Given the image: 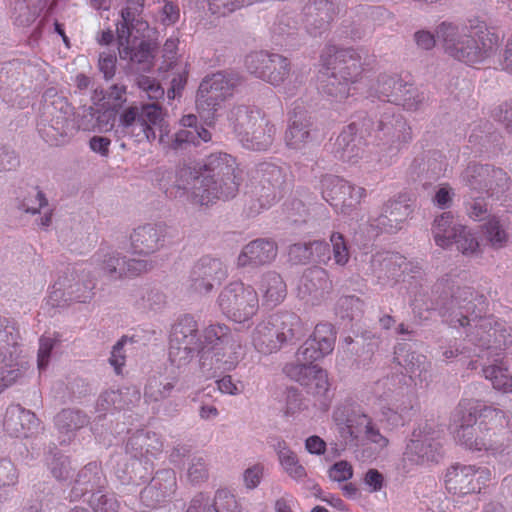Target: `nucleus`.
Masks as SVG:
<instances>
[{
	"instance_id": "1",
	"label": "nucleus",
	"mask_w": 512,
	"mask_h": 512,
	"mask_svg": "<svg viewBox=\"0 0 512 512\" xmlns=\"http://www.w3.org/2000/svg\"><path fill=\"white\" fill-rule=\"evenodd\" d=\"M461 273L453 269L440 277L432 286V307L438 310L452 328H467L466 340L480 351L491 354V317L487 312L486 297L462 283Z\"/></svg>"
},
{
	"instance_id": "2",
	"label": "nucleus",
	"mask_w": 512,
	"mask_h": 512,
	"mask_svg": "<svg viewBox=\"0 0 512 512\" xmlns=\"http://www.w3.org/2000/svg\"><path fill=\"white\" fill-rule=\"evenodd\" d=\"M469 28L470 34H467L457 24L444 21L437 26L435 32L438 42L449 57L474 65L484 62L494 53L500 38L479 20H470Z\"/></svg>"
},
{
	"instance_id": "3",
	"label": "nucleus",
	"mask_w": 512,
	"mask_h": 512,
	"mask_svg": "<svg viewBox=\"0 0 512 512\" xmlns=\"http://www.w3.org/2000/svg\"><path fill=\"white\" fill-rule=\"evenodd\" d=\"M121 18L116 28L119 58L137 65V71H149L158 47L151 36L154 31L131 7L121 10Z\"/></svg>"
},
{
	"instance_id": "4",
	"label": "nucleus",
	"mask_w": 512,
	"mask_h": 512,
	"mask_svg": "<svg viewBox=\"0 0 512 512\" xmlns=\"http://www.w3.org/2000/svg\"><path fill=\"white\" fill-rule=\"evenodd\" d=\"M323 60L330 73L322 81V91L328 96L342 100L350 95V86L362 74V57L353 48L330 46L323 54Z\"/></svg>"
},
{
	"instance_id": "5",
	"label": "nucleus",
	"mask_w": 512,
	"mask_h": 512,
	"mask_svg": "<svg viewBox=\"0 0 512 512\" xmlns=\"http://www.w3.org/2000/svg\"><path fill=\"white\" fill-rule=\"evenodd\" d=\"M461 416L459 426L454 432L456 442L471 451H486L492 454L502 453L510 443L509 431L488 426L485 421L477 420L475 409L459 408Z\"/></svg>"
},
{
	"instance_id": "6",
	"label": "nucleus",
	"mask_w": 512,
	"mask_h": 512,
	"mask_svg": "<svg viewBox=\"0 0 512 512\" xmlns=\"http://www.w3.org/2000/svg\"><path fill=\"white\" fill-rule=\"evenodd\" d=\"M230 120L243 147L254 151H265L271 147L276 127L259 109L244 105L234 107Z\"/></svg>"
},
{
	"instance_id": "7",
	"label": "nucleus",
	"mask_w": 512,
	"mask_h": 512,
	"mask_svg": "<svg viewBox=\"0 0 512 512\" xmlns=\"http://www.w3.org/2000/svg\"><path fill=\"white\" fill-rule=\"evenodd\" d=\"M47 118L38 124L39 133L50 145H60L72 134L73 108L67 99L59 95L55 88L47 89L43 94Z\"/></svg>"
},
{
	"instance_id": "8",
	"label": "nucleus",
	"mask_w": 512,
	"mask_h": 512,
	"mask_svg": "<svg viewBox=\"0 0 512 512\" xmlns=\"http://www.w3.org/2000/svg\"><path fill=\"white\" fill-rule=\"evenodd\" d=\"M94 287L88 272L67 267L53 284L48 303L52 307H62L72 302L86 303L92 299Z\"/></svg>"
},
{
	"instance_id": "9",
	"label": "nucleus",
	"mask_w": 512,
	"mask_h": 512,
	"mask_svg": "<svg viewBox=\"0 0 512 512\" xmlns=\"http://www.w3.org/2000/svg\"><path fill=\"white\" fill-rule=\"evenodd\" d=\"M240 83L241 78L235 73L217 72L205 77L197 91L198 112L207 119L213 117L221 104L233 95Z\"/></svg>"
},
{
	"instance_id": "10",
	"label": "nucleus",
	"mask_w": 512,
	"mask_h": 512,
	"mask_svg": "<svg viewBox=\"0 0 512 512\" xmlns=\"http://www.w3.org/2000/svg\"><path fill=\"white\" fill-rule=\"evenodd\" d=\"M227 330L226 326H210L205 330L206 357L215 366V372L233 370L244 355L240 341Z\"/></svg>"
},
{
	"instance_id": "11",
	"label": "nucleus",
	"mask_w": 512,
	"mask_h": 512,
	"mask_svg": "<svg viewBox=\"0 0 512 512\" xmlns=\"http://www.w3.org/2000/svg\"><path fill=\"white\" fill-rule=\"evenodd\" d=\"M461 182L472 192L499 199L509 190L511 179L502 168L470 162L460 175Z\"/></svg>"
},
{
	"instance_id": "12",
	"label": "nucleus",
	"mask_w": 512,
	"mask_h": 512,
	"mask_svg": "<svg viewBox=\"0 0 512 512\" xmlns=\"http://www.w3.org/2000/svg\"><path fill=\"white\" fill-rule=\"evenodd\" d=\"M217 302L223 314L237 323L250 320L259 308L257 292L252 287L238 282L224 287Z\"/></svg>"
},
{
	"instance_id": "13",
	"label": "nucleus",
	"mask_w": 512,
	"mask_h": 512,
	"mask_svg": "<svg viewBox=\"0 0 512 512\" xmlns=\"http://www.w3.org/2000/svg\"><path fill=\"white\" fill-rule=\"evenodd\" d=\"M199 185H194L191 202L194 205L209 207L217 201L234 198L239 190L240 178L236 175L226 177H197Z\"/></svg>"
},
{
	"instance_id": "14",
	"label": "nucleus",
	"mask_w": 512,
	"mask_h": 512,
	"mask_svg": "<svg viewBox=\"0 0 512 512\" xmlns=\"http://www.w3.org/2000/svg\"><path fill=\"white\" fill-rule=\"evenodd\" d=\"M491 480V472L486 467L455 464L447 469L445 486L452 495L466 496L477 494Z\"/></svg>"
},
{
	"instance_id": "15",
	"label": "nucleus",
	"mask_w": 512,
	"mask_h": 512,
	"mask_svg": "<svg viewBox=\"0 0 512 512\" xmlns=\"http://www.w3.org/2000/svg\"><path fill=\"white\" fill-rule=\"evenodd\" d=\"M245 65L250 73L274 86L282 84L290 71V62L286 57L265 51L247 55Z\"/></svg>"
},
{
	"instance_id": "16",
	"label": "nucleus",
	"mask_w": 512,
	"mask_h": 512,
	"mask_svg": "<svg viewBox=\"0 0 512 512\" xmlns=\"http://www.w3.org/2000/svg\"><path fill=\"white\" fill-rule=\"evenodd\" d=\"M364 193V188L356 187L337 176L326 175L322 179L323 198L343 214H350L360 204Z\"/></svg>"
},
{
	"instance_id": "17",
	"label": "nucleus",
	"mask_w": 512,
	"mask_h": 512,
	"mask_svg": "<svg viewBox=\"0 0 512 512\" xmlns=\"http://www.w3.org/2000/svg\"><path fill=\"white\" fill-rule=\"evenodd\" d=\"M173 238L174 229L165 222L146 223L131 233V249L134 254L148 256L163 249Z\"/></svg>"
},
{
	"instance_id": "18",
	"label": "nucleus",
	"mask_w": 512,
	"mask_h": 512,
	"mask_svg": "<svg viewBox=\"0 0 512 512\" xmlns=\"http://www.w3.org/2000/svg\"><path fill=\"white\" fill-rule=\"evenodd\" d=\"M226 277V267L219 259L203 256L191 268L188 288L196 294L205 295Z\"/></svg>"
},
{
	"instance_id": "19",
	"label": "nucleus",
	"mask_w": 512,
	"mask_h": 512,
	"mask_svg": "<svg viewBox=\"0 0 512 512\" xmlns=\"http://www.w3.org/2000/svg\"><path fill=\"white\" fill-rule=\"evenodd\" d=\"M376 93L384 101L402 106L406 110H416L423 100L416 87L396 76H379Z\"/></svg>"
},
{
	"instance_id": "20",
	"label": "nucleus",
	"mask_w": 512,
	"mask_h": 512,
	"mask_svg": "<svg viewBox=\"0 0 512 512\" xmlns=\"http://www.w3.org/2000/svg\"><path fill=\"white\" fill-rule=\"evenodd\" d=\"M407 458L418 465L437 463L443 457L439 432L430 427H423L413 433L406 447Z\"/></svg>"
},
{
	"instance_id": "21",
	"label": "nucleus",
	"mask_w": 512,
	"mask_h": 512,
	"mask_svg": "<svg viewBox=\"0 0 512 512\" xmlns=\"http://www.w3.org/2000/svg\"><path fill=\"white\" fill-rule=\"evenodd\" d=\"M256 194L262 199L261 206L280 198L288 186L286 170L274 163L264 162L257 167Z\"/></svg>"
},
{
	"instance_id": "22",
	"label": "nucleus",
	"mask_w": 512,
	"mask_h": 512,
	"mask_svg": "<svg viewBox=\"0 0 512 512\" xmlns=\"http://www.w3.org/2000/svg\"><path fill=\"white\" fill-rule=\"evenodd\" d=\"M303 13L307 32L316 37L330 29L340 13V4L337 0H307Z\"/></svg>"
},
{
	"instance_id": "23",
	"label": "nucleus",
	"mask_w": 512,
	"mask_h": 512,
	"mask_svg": "<svg viewBox=\"0 0 512 512\" xmlns=\"http://www.w3.org/2000/svg\"><path fill=\"white\" fill-rule=\"evenodd\" d=\"M333 284L325 269L319 266L307 268L298 284V296L311 305L325 301L332 292Z\"/></svg>"
},
{
	"instance_id": "24",
	"label": "nucleus",
	"mask_w": 512,
	"mask_h": 512,
	"mask_svg": "<svg viewBox=\"0 0 512 512\" xmlns=\"http://www.w3.org/2000/svg\"><path fill=\"white\" fill-rule=\"evenodd\" d=\"M376 137L388 146L391 153H397L412 139L411 128L400 115H384L378 122Z\"/></svg>"
},
{
	"instance_id": "25",
	"label": "nucleus",
	"mask_w": 512,
	"mask_h": 512,
	"mask_svg": "<svg viewBox=\"0 0 512 512\" xmlns=\"http://www.w3.org/2000/svg\"><path fill=\"white\" fill-rule=\"evenodd\" d=\"M284 373L305 387L309 394L322 397L329 390L327 372L317 365H285Z\"/></svg>"
},
{
	"instance_id": "26",
	"label": "nucleus",
	"mask_w": 512,
	"mask_h": 512,
	"mask_svg": "<svg viewBox=\"0 0 512 512\" xmlns=\"http://www.w3.org/2000/svg\"><path fill=\"white\" fill-rule=\"evenodd\" d=\"M394 362L403 368L414 385L428 383L430 379V362L426 356L409 351L405 343H399L394 349Z\"/></svg>"
},
{
	"instance_id": "27",
	"label": "nucleus",
	"mask_w": 512,
	"mask_h": 512,
	"mask_svg": "<svg viewBox=\"0 0 512 512\" xmlns=\"http://www.w3.org/2000/svg\"><path fill=\"white\" fill-rule=\"evenodd\" d=\"M313 121L311 116L301 109L295 107L291 112L288 127L285 132V143L290 149L301 150L312 142Z\"/></svg>"
},
{
	"instance_id": "28",
	"label": "nucleus",
	"mask_w": 512,
	"mask_h": 512,
	"mask_svg": "<svg viewBox=\"0 0 512 512\" xmlns=\"http://www.w3.org/2000/svg\"><path fill=\"white\" fill-rule=\"evenodd\" d=\"M412 213L411 205L402 200L386 202L378 216L370 219L371 226L388 233H394L402 228V224Z\"/></svg>"
},
{
	"instance_id": "29",
	"label": "nucleus",
	"mask_w": 512,
	"mask_h": 512,
	"mask_svg": "<svg viewBox=\"0 0 512 512\" xmlns=\"http://www.w3.org/2000/svg\"><path fill=\"white\" fill-rule=\"evenodd\" d=\"M176 491V475L171 469L158 471L150 484L140 493L142 502L147 507H155Z\"/></svg>"
},
{
	"instance_id": "30",
	"label": "nucleus",
	"mask_w": 512,
	"mask_h": 512,
	"mask_svg": "<svg viewBox=\"0 0 512 512\" xmlns=\"http://www.w3.org/2000/svg\"><path fill=\"white\" fill-rule=\"evenodd\" d=\"M187 512H241L235 496L227 489L216 491L214 499L200 492L190 501Z\"/></svg>"
},
{
	"instance_id": "31",
	"label": "nucleus",
	"mask_w": 512,
	"mask_h": 512,
	"mask_svg": "<svg viewBox=\"0 0 512 512\" xmlns=\"http://www.w3.org/2000/svg\"><path fill=\"white\" fill-rule=\"evenodd\" d=\"M277 256V245L269 239L259 238L246 244L238 258L239 267H259L270 264Z\"/></svg>"
},
{
	"instance_id": "32",
	"label": "nucleus",
	"mask_w": 512,
	"mask_h": 512,
	"mask_svg": "<svg viewBox=\"0 0 512 512\" xmlns=\"http://www.w3.org/2000/svg\"><path fill=\"white\" fill-rule=\"evenodd\" d=\"M333 420L338 426H344L356 440L362 438L374 423L367 414L351 405L338 406L333 412Z\"/></svg>"
},
{
	"instance_id": "33",
	"label": "nucleus",
	"mask_w": 512,
	"mask_h": 512,
	"mask_svg": "<svg viewBox=\"0 0 512 512\" xmlns=\"http://www.w3.org/2000/svg\"><path fill=\"white\" fill-rule=\"evenodd\" d=\"M38 426L36 415L20 405L10 406L5 414L4 429L14 437H28Z\"/></svg>"
},
{
	"instance_id": "34",
	"label": "nucleus",
	"mask_w": 512,
	"mask_h": 512,
	"mask_svg": "<svg viewBox=\"0 0 512 512\" xmlns=\"http://www.w3.org/2000/svg\"><path fill=\"white\" fill-rule=\"evenodd\" d=\"M360 143L361 139L357 137L356 124L351 123L337 136L333 145V153L335 157L344 162L355 163L362 154Z\"/></svg>"
},
{
	"instance_id": "35",
	"label": "nucleus",
	"mask_w": 512,
	"mask_h": 512,
	"mask_svg": "<svg viewBox=\"0 0 512 512\" xmlns=\"http://www.w3.org/2000/svg\"><path fill=\"white\" fill-rule=\"evenodd\" d=\"M162 442L154 432L137 431L128 440L126 450L136 459L155 457L162 451Z\"/></svg>"
},
{
	"instance_id": "36",
	"label": "nucleus",
	"mask_w": 512,
	"mask_h": 512,
	"mask_svg": "<svg viewBox=\"0 0 512 512\" xmlns=\"http://www.w3.org/2000/svg\"><path fill=\"white\" fill-rule=\"evenodd\" d=\"M277 331L270 316L260 321L252 333L254 347L263 354H270L279 350L283 342Z\"/></svg>"
},
{
	"instance_id": "37",
	"label": "nucleus",
	"mask_w": 512,
	"mask_h": 512,
	"mask_svg": "<svg viewBox=\"0 0 512 512\" xmlns=\"http://www.w3.org/2000/svg\"><path fill=\"white\" fill-rule=\"evenodd\" d=\"M141 399V393L137 387H125L123 389L104 392L98 400V407L102 410H125L136 406Z\"/></svg>"
},
{
	"instance_id": "38",
	"label": "nucleus",
	"mask_w": 512,
	"mask_h": 512,
	"mask_svg": "<svg viewBox=\"0 0 512 512\" xmlns=\"http://www.w3.org/2000/svg\"><path fill=\"white\" fill-rule=\"evenodd\" d=\"M20 333L16 323L6 317L0 316V359H16L20 355Z\"/></svg>"
},
{
	"instance_id": "39",
	"label": "nucleus",
	"mask_w": 512,
	"mask_h": 512,
	"mask_svg": "<svg viewBox=\"0 0 512 512\" xmlns=\"http://www.w3.org/2000/svg\"><path fill=\"white\" fill-rule=\"evenodd\" d=\"M170 342H174V345L206 344L205 339H200L198 324L190 315L180 317L172 326Z\"/></svg>"
},
{
	"instance_id": "40",
	"label": "nucleus",
	"mask_w": 512,
	"mask_h": 512,
	"mask_svg": "<svg viewBox=\"0 0 512 512\" xmlns=\"http://www.w3.org/2000/svg\"><path fill=\"white\" fill-rule=\"evenodd\" d=\"M117 116V109L114 107L104 110H98L92 106L84 107L81 126L84 129L92 127L99 132H108L114 128Z\"/></svg>"
},
{
	"instance_id": "41",
	"label": "nucleus",
	"mask_w": 512,
	"mask_h": 512,
	"mask_svg": "<svg viewBox=\"0 0 512 512\" xmlns=\"http://www.w3.org/2000/svg\"><path fill=\"white\" fill-rule=\"evenodd\" d=\"M461 226L454 221L450 212H443L437 216L431 229L436 245L443 249L449 248Z\"/></svg>"
},
{
	"instance_id": "42",
	"label": "nucleus",
	"mask_w": 512,
	"mask_h": 512,
	"mask_svg": "<svg viewBox=\"0 0 512 512\" xmlns=\"http://www.w3.org/2000/svg\"><path fill=\"white\" fill-rule=\"evenodd\" d=\"M236 160L227 153L210 154L203 165V173L200 177H226L236 175Z\"/></svg>"
},
{
	"instance_id": "43",
	"label": "nucleus",
	"mask_w": 512,
	"mask_h": 512,
	"mask_svg": "<svg viewBox=\"0 0 512 512\" xmlns=\"http://www.w3.org/2000/svg\"><path fill=\"white\" fill-rule=\"evenodd\" d=\"M270 317L283 344L303 334L301 319L295 313L284 311Z\"/></svg>"
},
{
	"instance_id": "44",
	"label": "nucleus",
	"mask_w": 512,
	"mask_h": 512,
	"mask_svg": "<svg viewBox=\"0 0 512 512\" xmlns=\"http://www.w3.org/2000/svg\"><path fill=\"white\" fill-rule=\"evenodd\" d=\"M144 120L141 115V107L132 105L126 107L118 114L117 134L134 137L142 135Z\"/></svg>"
},
{
	"instance_id": "45",
	"label": "nucleus",
	"mask_w": 512,
	"mask_h": 512,
	"mask_svg": "<svg viewBox=\"0 0 512 512\" xmlns=\"http://www.w3.org/2000/svg\"><path fill=\"white\" fill-rule=\"evenodd\" d=\"M205 344L196 345H174V342H170L169 346V360L172 365L177 368L184 367L190 363L195 354L200 355V360L203 366L206 365L207 351Z\"/></svg>"
},
{
	"instance_id": "46",
	"label": "nucleus",
	"mask_w": 512,
	"mask_h": 512,
	"mask_svg": "<svg viewBox=\"0 0 512 512\" xmlns=\"http://www.w3.org/2000/svg\"><path fill=\"white\" fill-rule=\"evenodd\" d=\"M176 378L152 376L148 379L144 388V400L146 403H156L169 398L175 389Z\"/></svg>"
},
{
	"instance_id": "47",
	"label": "nucleus",
	"mask_w": 512,
	"mask_h": 512,
	"mask_svg": "<svg viewBox=\"0 0 512 512\" xmlns=\"http://www.w3.org/2000/svg\"><path fill=\"white\" fill-rule=\"evenodd\" d=\"M125 256L117 251L100 252L96 263L100 272L111 280L124 278Z\"/></svg>"
},
{
	"instance_id": "48",
	"label": "nucleus",
	"mask_w": 512,
	"mask_h": 512,
	"mask_svg": "<svg viewBox=\"0 0 512 512\" xmlns=\"http://www.w3.org/2000/svg\"><path fill=\"white\" fill-rule=\"evenodd\" d=\"M260 291L265 301L274 306L286 297V284L278 273L268 271L262 276Z\"/></svg>"
},
{
	"instance_id": "49",
	"label": "nucleus",
	"mask_w": 512,
	"mask_h": 512,
	"mask_svg": "<svg viewBox=\"0 0 512 512\" xmlns=\"http://www.w3.org/2000/svg\"><path fill=\"white\" fill-rule=\"evenodd\" d=\"M0 359V393L23 377L28 369V362L24 357L16 359Z\"/></svg>"
},
{
	"instance_id": "50",
	"label": "nucleus",
	"mask_w": 512,
	"mask_h": 512,
	"mask_svg": "<svg viewBox=\"0 0 512 512\" xmlns=\"http://www.w3.org/2000/svg\"><path fill=\"white\" fill-rule=\"evenodd\" d=\"M482 373L494 389L504 393L512 391V372L502 361L483 366Z\"/></svg>"
},
{
	"instance_id": "51",
	"label": "nucleus",
	"mask_w": 512,
	"mask_h": 512,
	"mask_svg": "<svg viewBox=\"0 0 512 512\" xmlns=\"http://www.w3.org/2000/svg\"><path fill=\"white\" fill-rule=\"evenodd\" d=\"M403 264L405 259L398 253L391 252L376 254L371 260L373 273L379 277L398 275Z\"/></svg>"
},
{
	"instance_id": "52",
	"label": "nucleus",
	"mask_w": 512,
	"mask_h": 512,
	"mask_svg": "<svg viewBox=\"0 0 512 512\" xmlns=\"http://www.w3.org/2000/svg\"><path fill=\"white\" fill-rule=\"evenodd\" d=\"M482 241L493 249L504 248L509 242V234L500 220L493 216L482 226Z\"/></svg>"
},
{
	"instance_id": "53",
	"label": "nucleus",
	"mask_w": 512,
	"mask_h": 512,
	"mask_svg": "<svg viewBox=\"0 0 512 512\" xmlns=\"http://www.w3.org/2000/svg\"><path fill=\"white\" fill-rule=\"evenodd\" d=\"M103 485L104 479L100 468L96 463H89L79 472L74 489L83 495L98 491Z\"/></svg>"
},
{
	"instance_id": "54",
	"label": "nucleus",
	"mask_w": 512,
	"mask_h": 512,
	"mask_svg": "<svg viewBox=\"0 0 512 512\" xmlns=\"http://www.w3.org/2000/svg\"><path fill=\"white\" fill-rule=\"evenodd\" d=\"M88 423L87 416L79 410L64 409L55 417V425L61 432H72Z\"/></svg>"
},
{
	"instance_id": "55",
	"label": "nucleus",
	"mask_w": 512,
	"mask_h": 512,
	"mask_svg": "<svg viewBox=\"0 0 512 512\" xmlns=\"http://www.w3.org/2000/svg\"><path fill=\"white\" fill-rule=\"evenodd\" d=\"M492 329L490 330L491 354L498 355L502 350H505L512 344L511 328L504 322L494 320L492 318Z\"/></svg>"
},
{
	"instance_id": "56",
	"label": "nucleus",
	"mask_w": 512,
	"mask_h": 512,
	"mask_svg": "<svg viewBox=\"0 0 512 512\" xmlns=\"http://www.w3.org/2000/svg\"><path fill=\"white\" fill-rule=\"evenodd\" d=\"M388 409L400 416L406 415L414 408V397L412 394L405 393L403 388H399L391 393L385 394Z\"/></svg>"
},
{
	"instance_id": "57",
	"label": "nucleus",
	"mask_w": 512,
	"mask_h": 512,
	"mask_svg": "<svg viewBox=\"0 0 512 512\" xmlns=\"http://www.w3.org/2000/svg\"><path fill=\"white\" fill-rule=\"evenodd\" d=\"M328 354L330 353L324 352L322 348L317 345L315 339L308 338L298 349L296 353V362L289 363L288 365H313V362L322 359Z\"/></svg>"
},
{
	"instance_id": "58",
	"label": "nucleus",
	"mask_w": 512,
	"mask_h": 512,
	"mask_svg": "<svg viewBox=\"0 0 512 512\" xmlns=\"http://www.w3.org/2000/svg\"><path fill=\"white\" fill-rule=\"evenodd\" d=\"M47 4L48 0H18L15 6V10L19 11L17 20L20 24L34 21Z\"/></svg>"
},
{
	"instance_id": "59",
	"label": "nucleus",
	"mask_w": 512,
	"mask_h": 512,
	"mask_svg": "<svg viewBox=\"0 0 512 512\" xmlns=\"http://www.w3.org/2000/svg\"><path fill=\"white\" fill-rule=\"evenodd\" d=\"M453 244L456 245L457 250L463 255H475L479 251V242L466 226H461L456 237L453 239Z\"/></svg>"
},
{
	"instance_id": "60",
	"label": "nucleus",
	"mask_w": 512,
	"mask_h": 512,
	"mask_svg": "<svg viewBox=\"0 0 512 512\" xmlns=\"http://www.w3.org/2000/svg\"><path fill=\"white\" fill-rule=\"evenodd\" d=\"M309 339H315L317 345L320 346L324 352L331 353L334 349L336 335L331 324L320 323L315 326L314 332Z\"/></svg>"
},
{
	"instance_id": "61",
	"label": "nucleus",
	"mask_w": 512,
	"mask_h": 512,
	"mask_svg": "<svg viewBox=\"0 0 512 512\" xmlns=\"http://www.w3.org/2000/svg\"><path fill=\"white\" fill-rule=\"evenodd\" d=\"M48 202L44 193L37 188L25 197L19 204V208L26 213L37 214L40 210L47 206Z\"/></svg>"
},
{
	"instance_id": "62",
	"label": "nucleus",
	"mask_w": 512,
	"mask_h": 512,
	"mask_svg": "<svg viewBox=\"0 0 512 512\" xmlns=\"http://www.w3.org/2000/svg\"><path fill=\"white\" fill-rule=\"evenodd\" d=\"M284 471L293 479L301 480L306 476V470L302 464H300L297 455L294 452L282 456L279 460Z\"/></svg>"
},
{
	"instance_id": "63",
	"label": "nucleus",
	"mask_w": 512,
	"mask_h": 512,
	"mask_svg": "<svg viewBox=\"0 0 512 512\" xmlns=\"http://www.w3.org/2000/svg\"><path fill=\"white\" fill-rule=\"evenodd\" d=\"M172 146L173 151H179L185 149L188 145L193 144L198 146L196 138V128H182L172 135Z\"/></svg>"
},
{
	"instance_id": "64",
	"label": "nucleus",
	"mask_w": 512,
	"mask_h": 512,
	"mask_svg": "<svg viewBox=\"0 0 512 512\" xmlns=\"http://www.w3.org/2000/svg\"><path fill=\"white\" fill-rule=\"evenodd\" d=\"M330 241L333 248L335 263L340 266L346 265L350 256L343 235L338 232H333L330 236Z\"/></svg>"
}]
</instances>
